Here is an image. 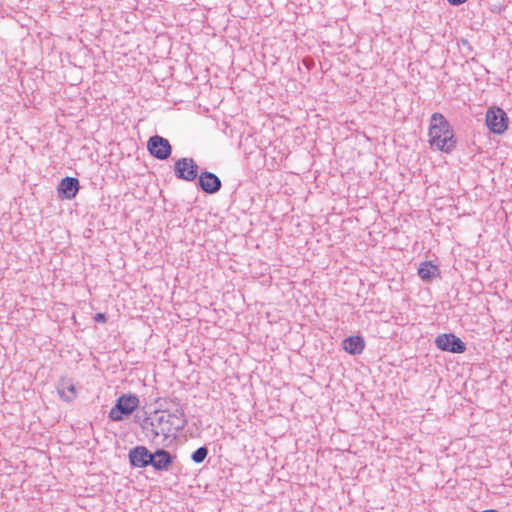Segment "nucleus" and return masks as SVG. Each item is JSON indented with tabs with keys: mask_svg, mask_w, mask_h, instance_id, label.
Wrapping results in <instances>:
<instances>
[{
	"mask_svg": "<svg viewBox=\"0 0 512 512\" xmlns=\"http://www.w3.org/2000/svg\"><path fill=\"white\" fill-rule=\"evenodd\" d=\"M482 512H498L497 510H494V509H488V510H484Z\"/></svg>",
	"mask_w": 512,
	"mask_h": 512,
	"instance_id": "nucleus-21",
	"label": "nucleus"
},
{
	"mask_svg": "<svg viewBox=\"0 0 512 512\" xmlns=\"http://www.w3.org/2000/svg\"><path fill=\"white\" fill-rule=\"evenodd\" d=\"M139 404V398L135 394H122L117 398L108 417L112 421H122L124 417L131 415L139 407Z\"/></svg>",
	"mask_w": 512,
	"mask_h": 512,
	"instance_id": "nucleus-3",
	"label": "nucleus"
},
{
	"mask_svg": "<svg viewBox=\"0 0 512 512\" xmlns=\"http://www.w3.org/2000/svg\"><path fill=\"white\" fill-rule=\"evenodd\" d=\"M93 319L97 323H105L107 321V316L105 313H96Z\"/></svg>",
	"mask_w": 512,
	"mask_h": 512,
	"instance_id": "nucleus-18",
	"label": "nucleus"
},
{
	"mask_svg": "<svg viewBox=\"0 0 512 512\" xmlns=\"http://www.w3.org/2000/svg\"><path fill=\"white\" fill-rule=\"evenodd\" d=\"M140 426L147 437L155 439L158 436V434H156L157 430L154 421V414L151 417H143L140 422Z\"/></svg>",
	"mask_w": 512,
	"mask_h": 512,
	"instance_id": "nucleus-15",
	"label": "nucleus"
},
{
	"mask_svg": "<svg viewBox=\"0 0 512 512\" xmlns=\"http://www.w3.org/2000/svg\"><path fill=\"white\" fill-rule=\"evenodd\" d=\"M438 349L450 353L461 354L466 351V344L453 333L440 334L435 339Z\"/></svg>",
	"mask_w": 512,
	"mask_h": 512,
	"instance_id": "nucleus-5",
	"label": "nucleus"
},
{
	"mask_svg": "<svg viewBox=\"0 0 512 512\" xmlns=\"http://www.w3.org/2000/svg\"><path fill=\"white\" fill-rule=\"evenodd\" d=\"M173 456L168 450L158 448L153 452L151 465L156 471H168L174 462Z\"/></svg>",
	"mask_w": 512,
	"mask_h": 512,
	"instance_id": "nucleus-11",
	"label": "nucleus"
},
{
	"mask_svg": "<svg viewBox=\"0 0 512 512\" xmlns=\"http://www.w3.org/2000/svg\"><path fill=\"white\" fill-rule=\"evenodd\" d=\"M173 411L165 413V411L156 410L154 412V421L156 424V434L162 435L165 439L171 435L182 431L187 424L185 412L181 404L174 402Z\"/></svg>",
	"mask_w": 512,
	"mask_h": 512,
	"instance_id": "nucleus-2",
	"label": "nucleus"
},
{
	"mask_svg": "<svg viewBox=\"0 0 512 512\" xmlns=\"http://www.w3.org/2000/svg\"><path fill=\"white\" fill-rule=\"evenodd\" d=\"M57 389L60 398L66 402H71L76 398V388L72 383L62 382Z\"/></svg>",
	"mask_w": 512,
	"mask_h": 512,
	"instance_id": "nucleus-13",
	"label": "nucleus"
},
{
	"mask_svg": "<svg viewBox=\"0 0 512 512\" xmlns=\"http://www.w3.org/2000/svg\"><path fill=\"white\" fill-rule=\"evenodd\" d=\"M143 417L139 416V415H136L135 416V422L138 423L140 425V422L142 421Z\"/></svg>",
	"mask_w": 512,
	"mask_h": 512,
	"instance_id": "nucleus-20",
	"label": "nucleus"
},
{
	"mask_svg": "<svg viewBox=\"0 0 512 512\" xmlns=\"http://www.w3.org/2000/svg\"><path fill=\"white\" fill-rule=\"evenodd\" d=\"M80 189V182L75 177H64L57 186V193L61 199L71 200L76 197Z\"/></svg>",
	"mask_w": 512,
	"mask_h": 512,
	"instance_id": "nucleus-10",
	"label": "nucleus"
},
{
	"mask_svg": "<svg viewBox=\"0 0 512 512\" xmlns=\"http://www.w3.org/2000/svg\"><path fill=\"white\" fill-rule=\"evenodd\" d=\"M437 271V266L433 265L431 262H423L418 269V275L422 280L430 281L435 277Z\"/></svg>",
	"mask_w": 512,
	"mask_h": 512,
	"instance_id": "nucleus-14",
	"label": "nucleus"
},
{
	"mask_svg": "<svg viewBox=\"0 0 512 512\" xmlns=\"http://www.w3.org/2000/svg\"><path fill=\"white\" fill-rule=\"evenodd\" d=\"M451 5L458 6L460 4H463L467 0H447Z\"/></svg>",
	"mask_w": 512,
	"mask_h": 512,
	"instance_id": "nucleus-19",
	"label": "nucleus"
},
{
	"mask_svg": "<svg viewBox=\"0 0 512 512\" xmlns=\"http://www.w3.org/2000/svg\"><path fill=\"white\" fill-rule=\"evenodd\" d=\"M198 186L207 194H215L220 191L222 182L216 174L205 171L198 177Z\"/></svg>",
	"mask_w": 512,
	"mask_h": 512,
	"instance_id": "nucleus-9",
	"label": "nucleus"
},
{
	"mask_svg": "<svg viewBox=\"0 0 512 512\" xmlns=\"http://www.w3.org/2000/svg\"><path fill=\"white\" fill-rule=\"evenodd\" d=\"M428 134L431 148L447 154L455 149L454 131L443 114L438 112L432 114Z\"/></svg>",
	"mask_w": 512,
	"mask_h": 512,
	"instance_id": "nucleus-1",
	"label": "nucleus"
},
{
	"mask_svg": "<svg viewBox=\"0 0 512 512\" xmlns=\"http://www.w3.org/2000/svg\"><path fill=\"white\" fill-rule=\"evenodd\" d=\"M174 173L178 179L194 181L198 176V165L192 158H180L174 164Z\"/></svg>",
	"mask_w": 512,
	"mask_h": 512,
	"instance_id": "nucleus-7",
	"label": "nucleus"
},
{
	"mask_svg": "<svg viewBox=\"0 0 512 512\" xmlns=\"http://www.w3.org/2000/svg\"><path fill=\"white\" fill-rule=\"evenodd\" d=\"M153 452L146 446L138 445L131 448L128 452V459L133 468H146L151 465Z\"/></svg>",
	"mask_w": 512,
	"mask_h": 512,
	"instance_id": "nucleus-8",
	"label": "nucleus"
},
{
	"mask_svg": "<svg viewBox=\"0 0 512 512\" xmlns=\"http://www.w3.org/2000/svg\"><path fill=\"white\" fill-rule=\"evenodd\" d=\"M174 402H177L178 404H181L180 400L176 397L174 398H170V397H165V398H160L159 399V405H160V409L161 411H165V413H169V411H173L172 410V407H174L173 405L175 404Z\"/></svg>",
	"mask_w": 512,
	"mask_h": 512,
	"instance_id": "nucleus-16",
	"label": "nucleus"
},
{
	"mask_svg": "<svg viewBox=\"0 0 512 512\" xmlns=\"http://www.w3.org/2000/svg\"><path fill=\"white\" fill-rule=\"evenodd\" d=\"M365 348V342L361 336H350L343 341V349L351 355H359Z\"/></svg>",
	"mask_w": 512,
	"mask_h": 512,
	"instance_id": "nucleus-12",
	"label": "nucleus"
},
{
	"mask_svg": "<svg viewBox=\"0 0 512 512\" xmlns=\"http://www.w3.org/2000/svg\"><path fill=\"white\" fill-rule=\"evenodd\" d=\"M208 453V448L206 446H201L192 453L191 459L193 462L200 464L206 459Z\"/></svg>",
	"mask_w": 512,
	"mask_h": 512,
	"instance_id": "nucleus-17",
	"label": "nucleus"
},
{
	"mask_svg": "<svg viewBox=\"0 0 512 512\" xmlns=\"http://www.w3.org/2000/svg\"><path fill=\"white\" fill-rule=\"evenodd\" d=\"M149 153L158 160H166L171 156L172 146L170 142L159 135L151 136L147 142Z\"/></svg>",
	"mask_w": 512,
	"mask_h": 512,
	"instance_id": "nucleus-6",
	"label": "nucleus"
},
{
	"mask_svg": "<svg viewBox=\"0 0 512 512\" xmlns=\"http://www.w3.org/2000/svg\"><path fill=\"white\" fill-rule=\"evenodd\" d=\"M486 125L492 133L503 134L508 128L506 112L500 107L489 108L486 112Z\"/></svg>",
	"mask_w": 512,
	"mask_h": 512,
	"instance_id": "nucleus-4",
	"label": "nucleus"
}]
</instances>
